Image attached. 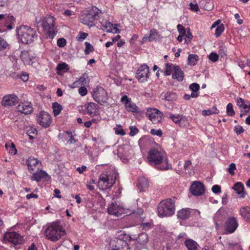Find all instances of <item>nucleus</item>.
<instances>
[{
  "label": "nucleus",
  "mask_w": 250,
  "mask_h": 250,
  "mask_svg": "<svg viewBox=\"0 0 250 250\" xmlns=\"http://www.w3.org/2000/svg\"><path fill=\"white\" fill-rule=\"evenodd\" d=\"M212 191L214 193H218L221 192V188L219 185H215L212 187Z\"/></svg>",
  "instance_id": "obj_63"
},
{
  "label": "nucleus",
  "mask_w": 250,
  "mask_h": 250,
  "mask_svg": "<svg viewBox=\"0 0 250 250\" xmlns=\"http://www.w3.org/2000/svg\"><path fill=\"white\" fill-rule=\"evenodd\" d=\"M188 31L187 32H186V35H185V42L187 43L190 42L193 37L192 34L190 32L189 29L188 28Z\"/></svg>",
  "instance_id": "obj_52"
},
{
  "label": "nucleus",
  "mask_w": 250,
  "mask_h": 250,
  "mask_svg": "<svg viewBox=\"0 0 250 250\" xmlns=\"http://www.w3.org/2000/svg\"><path fill=\"white\" fill-rule=\"evenodd\" d=\"M185 245L188 250H197L198 245L197 243L191 239L185 241Z\"/></svg>",
  "instance_id": "obj_35"
},
{
  "label": "nucleus",
  "mask_w": 250,
  "mask_h": 250,
  "mask_svg": "<svg viewBox=\"0 0 250 250\" xmlns=\"http://www.w3.org/2000/svg\"><path fill=\"white\" fill-rule=\"evenodd\" d=\"M177 27L180 34L184 35H186V31L183 25L178 24Z\"/></svg>",
  "instance_id": "obj_60"
},
{
  "label": "nucleus",
  "mask_w": 250,
  "mask_h": 250,
  "mask_svg": "<svg viewBox=\"0 0 250 250\" xmlns=\"http://www.w3.org/2000/svg\"><path fill=\"white\" fill-rule=\"evenodd\" d=\"M57 43L59 47H63L66 45V40L64 38H60L58 40Z\"/></svg>",
  "instance_id": "obj_55"
},
{
  "label": "nucleus",
  "mask_w": 250,
  "mask_h": 250,
  "mask_svg": "<svg viewBox=\"0 0 250 250\" xmlns=\"http://www.w3.org/2000/svg\"><path fill=\"white\" fill-rule=\"evenodd\" d=\"M4 239L8 240L13 244L17 245L23 242L22 237L15 231L7 232L4 234Z\"/></svg>",
  "instance_id": "obj_13"
},
{
  "label": "nucleus",
  "mask_w": 250,
  "mask_h": 250,
  "mask_svg": "<svg viewBox=\"0 0 250 250\" xmlns=\"http://www.w3.org/2000/svg\"><path fill=\"white\" fill-rule=\"evenodd\" d=\"M238 226L236 218L231 217L229 218L225 222V229L229 233L235 231Z\"/></svg>",
  "instance_id": "obj_16"
},
{
  "label": "nucleus",
  "mask_w": 250,
  "mask_h": 250,
  "mask_svg": "<svg viewBox=\"0 0 250 250\" xmlns=\"http://www.w3.org/2000/svg\"><path fill=\"white\" fill-rule=\"evenodd\" d=\"M172 78L176 79L178 81H182L184 78V72L178 66L175 67L174 73L172 74Z\"/></svg>",
  "instance_id": "obj_31"
},
{
  "label": "nucleus",
  "mask_w": 250,
  "mask_h": 250,
  "mask_svg": "<svg viewBox=\"0 0 250 250\" xmlns=\"http://www.w3.org/2000/svg\"><path fill=\"white\" fill-rule=\"evenodd\" d=\"M191 211H194L195 213L198 214L199 215L200 214V212L198 210H192L190 208H186L180 209L178 211L177 217L181 220H185L189 217Z\"/></svg>",
  "instance_id": "obj_20"
},
{
  "label": "nucleus",
  "mask_w": 250,
  "mask_h": 250,
  "mask_svg": "<svg viewBox=\"0 0 250 250\" xmlns=\"http://www.w3.org/2000/svg\"><path fill=\"white\" fill-rule=\"evenodd\" d=\"M116 177L105 173H102L99 178L97 186L102 190L111 188L115 182Z\"/></svg>",
  "instance_id": "obj_7"
},
{
  "label": "nucleus",
  "mask_w": 250,
  "mask_h": 250,
  "mask_svg": "<svg viewBox=\"0 0 250 250\" xmlns=\"http://www.w3.org/2000/svg\"><path fill=\"white\" fill-rule=\"evenodd\" d=\"M146 116L153 124H157L162 120V113L156 108L148 109Z\"/></svg>",
  "instance_id": "obj_11"
},
{
  "label": "nucleus",
  "mask_w": 250,
  "mask_h": 250,
  "mask_svg": "<svg viewBox=\"0 0 250 250\" xmlns=\"http://www.w3.org/2000/svg\"><path fill=\"white\" fill-rule=\"evenodd\" d=\"M226 112L227 115L229 116H233L235 114V112L233 108V105L231 103H229L227 105Z\"/></svg>",
  "instance_id": "obj_45"
},
{
  "label": "nucleus",
  "mask_w": 250,
  "mask_h": 250,
  "mask_svg": "<svg viewBox=\"0 0 250 250\" xmlns=\"http://www.w3.org/2000/svg\"><path fill=\"white\" fill-rule=\"evenodd\" d=\"M19 102L18 97L14 94L5 95L1 100V104L4 107L11 106L16 105Z\"/></svg>",
  "instance_id": "obj_14"
},
{
  "label": "nucleus",
  "mask_w": 250,
  "mask_h": 250,
  "mask_svg": "<svg viewBox=\"0 0 250 250\" xmlns=\"http://www.w3.org/2000/svg\"><path fill=\"white\" fill-rule=\"evenodd\" d=\"M234 130L237 135H239L244 131V129L240 125L235 126L234 127Z\"/></svg>",
  "instance_id": "obj_61"
},
{
  "label": "nucleus",
  "mask_w": 250,
  "mask_h": 250,
  "mask_svg": "<svg viewBox=\"0 0 250 250\" xmlns=\"http://www.w3.org/2000/svg\"><path fill=\"white\" fill-rule=\"evenodd\" d=\"M120 208L116 203H111L107 208V212L109 214L118 216L121 214Z\"/></svg>",
  "instance_id": "obj_25"
},
{
  "label": "nucleus",
  "mask_w": 250,
  "mask_h": 250,
  "mask_svg": "<svg viewBox=\"0 0 250 250\" xmlns=\"http://www.w3.org/2000/svg\"><path fill=\"white\" fill-rule=\"evenodd\" d=\"M37 134L38 131L35 128L31 126L27 128V134L29 136L30 139L35 138Z\"/></svg>",
  "instance_id": "obj_40"
},
{
  "label": "nucleus",
  "mask_w": 250,
  "mask_h": 250,
  "mask_svg": "<svg viewBox=\"0 0 250 250\" xmlns=\"http://www.w3.org/2000/svg\"><path fill=\"white\" fill-rule=\"evenodd\" d=\"M52 108L54 116H57L60 114L62 109V106L57 102H55L52 104Z\"/></svg>",
  "instance_id": "obj_39"
},
{
  "label": "nucleus",
  "mask_w": 250,
  "mask_h": 250,
  "mask_svg": "<svg viewBox=\"0 0 250 250\" xmlns=\"http://www.w3.org/2000/svg\"><path fill=\"white\" fill-rule=\"evenodd\" d=\"M21 58L23 62L26 64H32L34 57L31 54V52L28 51H23L21 52Z\"/></svg>",
  "instance_id": "obj_21"
},
{
  "label": "nucleus",
  "mask_w": 250,
  "mask_h": 250,
  "mask_svg": "<svg viewBox=\"0 0 250 250\" xmlns=\"http://www.w3.org/2000/svg\"><path fill=\"white\" fill-rule=\"evenodd\" d=\"M28 168L31 173L34 170H38L41 166V162L33 157H30L26 161Z\"/></svg>",
  "instance_id": "obj_19"
},
{
  "label": "nucleus",
  "mask_w": 250,
  "mask_h": 250,
  "mask_svg": "<svg viewBox=\"0 0 250 250\" xmlns=\"http://www.w3.org/2000/svg\"><path fill=\"white\" fill-rule=\"evenodd\" d=\"M32 173L31 179L37 182H40L43 179L46 181L49 178L47 173L44 171L41 170L39 172H33Z\"/></svg>",
  "instance_id": "obj_24"
},
{
  "label": "nucleus",
  "mask_w": 250,
  "mask_h": 250,
  "mask_svg": "<svg viewBox=\"0 0 250 250\" xmlns=\"http://www.w3.org/2000/svg\"><path fill=\"white\" fill-rule=\"evenodd\" d=\"M6 150L11 155H15L17 153L15 144L13 143L10 144L7 143L5 145Z\"/></svg>",
  "instance_id": "obj_38"
},
{
  "label": "nucleus",
  "mask_w": 250,
  "mask_h": 250,
  "mask_svg": "<svg viewBox=\"0 0 250 250\" xmlns=\"http://www.w3.org/2000/svg\"><path fill=\"white\" fill-rule=\"evenodd\" d=\"M79 93L81 96H84L86 95L87 93V89L84 86H81L79 89Z\"/></svg>",
  "instance_id": "obj_62"
},
{
  "label": "nucleus",
  "mask_w": 250,
  "mask_h": 250,
  "mask_svg": "<svg viewBox=\"0 0 250 250\" xmlns=\"http://www.w3.org/2000/svg\"><path fill=\"white\" fill-rule=\"evenodd\" d=\"M199 57L196 54H191L188 56V64L190 65H195L197 63Z\"/></svg>",
  "instance_id": "obj_37"
},
{
  "label": "nucleus",
  "mask_w": 250,
  "mask_h": 250,
  "mask_svg": "<svg viewBox=\"0 0 250 250\" xmlns=\"http://www.w3.org/2000/svg\"><path fill=\"white\" fill-rule=\"evenodd\" d=\"M190 190L192 194L195 196H200L204 193L205 189L202 183L195 181L191 185Z\"/></svg>",
  "instance_id": "obj_18"
},
{
  "label": "nucleus",
  "mask_w": 250,
  "mask_h": 250,
  "mask_svg": "<svg viewBox=\"0 0 250 250\" xmlns=\"http://www.w3.org/2000/svg\"><path fill=\"white\" fill-rule=\"evenodd\" d=\"M66 134L68 136V137L69 138V140L67 142L69 144H74L77 141L74 139V135L73 134L72 132L70 131H67L66 132Z\"/></svg>",
  "instance_id": "obj_48"
},
{
  "label": "nucleus",
  "mask_w": 250,
  "mask_h": 250,
  "mask_svg": "<svg viewBox=\"0 0 250 250\" xmlns=\"http://www.w3.org/2000/svg\"><path fill=\"white\" fill-rule=\"evenodd\" d=\"M218 110L215 106L212 108L208 110H204L202 111V114L204 116H209L212 114H217Z\"/></svg>",
  "instance_id": "obj_42"
},
{
  "label": "nucleus",
  "mask_w": 250,
  "mask_h": 250,
  "mask_svg": "<svg viewBox=\"0 0 250 250\" xmlns=\"http://www.w3.org/2000/svg\"><path fill=\"white\" fill-rule=\"evenodd\" d=\"M176 95L172 92H167L165 94V99L168 101H171L175 99Z\"/></svg>",
  "instance_id": "obj_49"
},
{
  "label": "nucleus",
  "mask_w": 250,
  "mask_h": 250,
  "mask_svg": "<svg viewBox=\"0 0 250 250\" xmlns=\"http://www.w3.org/2000/svg\"><path fill=\"white\" fill-rule=\"evenodd\" d=\"M190 8L191 10L194 11H198L199 10V7L197 4H193L192 3H190L189 4Z\"/></svg>",
  "instance_id": "obj_64"
},
{
  "label": "nucleus",
  "mask_w": 250,
  "mask_h": 250,
  "mask_svg": "<svg viewBox=\"0 0 250 250\" xmlns=\"http://www.w3.org/2000/svg\"><path fill=\"white\" fill-rule=\"evenodd\" d=\"M199 88L200 86L197 83H192L189 86L190 89L193 92H198Z\"/></svg>",
  "instance_id": "obj_56"
},
{
  "label": "nucleus",
  "mask_w": 250,
  "mask_h": 250,
  "mask_svg": "<svg viewBox=\"0 0 250 250\" xmlns=\"http://www.w3.org/2000/svg\"><path fill=\"white\" fill-rule=\"evenodd\" d=\"M158 214L160 217H169L174 214L175 202L171 198L162 201L157 207Z\"/></svg>",
  "instance_id": "obj_4"
},
{
  "label": "nucleus",
  "mask_w": 250,
  "mask_h": 250,
  "mask_svg": "<svg viewBox=\"0 0 250 250\" xmlns=\"http://www.w3.org/2000/svg\"><path fill=\"white\" fill-rule=\"evenodd\" d=\"M101 23V28L103 30H106L107 32L117 33L119 32V29L116 27V24H112L107 20L103 19L100 21Z\"/></svg>",
  "instance_id": "obj_17"
},
{
  "label": "nucleus",
  "mask_w": 250,
  "mask_h": 250,
  "mask_svg": "<svg viewBox=\"0 0 250 250\" xmlns=\"http://www.w3.org/2000/svg\"><path fill=\"white\" fill-rule=\"evenodd\" d=\"M138 188L141 191H145L149 186L147 179L144 177H140L138 179Z\"/></svg>",
  "instance_id": "obj_28"
},
{
  "label": "nucleus",
  "mask_w": 250,
  "mask_h": 250,
  "mask_svg": "<svg viewBox=\"0 0 250 250\" xmlns=\"http://www.w3.org/2000/svg\"><path fill=\"white\" fill-rule=\"evenodd\" d=\"M148 240V235L146 233L143 232L140 233L137 239V242L141 245H145Z\"/></svg>",
  "instance_id": "obj_34"
},
{
  "label": "nucleus",
  "mask_w": 250,
  "mask_h": 250,
  "mask_svg": "<svg viewBox=\"0 0 250 250\" xmlns=\"http://www.w3.org/2000/svg\"><path fill=\"white\" fill-rule=\"evenodd\" d=\"M150 133L153 135H156L159 137H161L162 135V131L161 129H151Z\"/></svg>",
  "instance_id": "obj_57"
},
{
  "label": "nucleus",
  "mask_w": 250,
  "mask_h": 250,
  "mask_svg": "<svg viewBox=\"0 0 250 250\" xmlns=\"http://www.w3.org/2000/svg\"><path fill=\"white\" fill-rule=\"evenodd\" d=\"M120 128H114V129L115 130V133L117 135H124L125 134V132L121 128V126L120 125H119Z\"/></svg>",
  "instance_id": "obj_59"
},
{
  "label": "nucleus",
  "mask_w": 250,
  "mask_h": 250,
  "mask_svg": "<svg viewBox=\"0 0 250 250\" xmlns=\"http://www.w3.org/2000/svg\"><path fill=\"white\" fill-rule=\"evenodd\" d=\"M176 66L174 65L171 63L167 62L166 63V68L165 71V74L166 76H169L171 74L172 71L175 70V67Z\"/></svg>",
  "instance_id": "obj_41"
},
{
  "label": "nucleus",
  "mask_w": 250,
  "mask_h": 250,
  "mask_svg": "<svg viewBox=\"0 0 250 250\" xmlns=\"http://www.w3.org/2000/svg\"><path fill=\"white\" fill-rule=\"evenodd\" d=\"M17 32L19 40L23 43H32L38 38L37 30L27 25H21L18 27Z\"/></svg>",
  "instance_id": "obj_3"
},
{
  "label": "nucleus",
  "mask_w": 250,
  "mask_h": 250,
  "mask_svg": "<svg viewBox=\"0 0 250 250\" xmlns=\"http://www.w3.org/2000/svg\"><path fill=\"white\" fill-rule=\"evenodd\" d=\"M129 129L130 130L129 132V135L130 136H134L139 131V130L137 127L132 126H130Z\"/></svg>",
  "instance_id": "obj_58"
},
{
  "label": "nucleus",
  "mask_w": 250,
  "mask_h": 250,
  "mask_svg": "<svg viewBox=\"0 0 250 250\" xmlns=\"http://www.w3.org/2000/svg\"><path fill=\"white\" fill-rule=\"evenodd\" d=\"M15 22V20L13 16L6 15L3 24L6 28L11 30L13 28L12 24Z\"/></svg>",
  "instance_id": "obj_29"
},
{
  "label": "nucleus",
  "mask_w": 250,
  "mask_h": 250,
  "mask_svg": "<svg viewBox=\"0 0 250 250\" xmlns=\"http://www.w3.org/2000/svg\"><path fill=\"white\" fill-rule=\"evenodd\" d=\"M236 100L237 106L244 109L245 113H247L250 109V103L240 97L237 98Z\"/></svg>",
  "instance_id": "obj_23"
},
{
  "label": "nucleus",
  "mask_w": 250,
  "mask_h": 250,
  "mask_svg": "<svg viewBox=\"0 0 250 250\" xmlns=\"http://www.w3.org/2000/svg\"><path fill=\"white\" fill-rule=\"evenodd\" d=\"M241 215L247 221L250 222V207H244L240 209Z\"/></svg>",
  "instance_id": "obj_30"
},
{
  "label": "nucleus",
  "mask_w": 250,
  "mask_h": 250,
  "mask_svg": "<svg viewBox=\"0 0 250 250\" xmlns=\"http://www.w3.org/2000/svg\"><path fill=\"white\" fill-rule=\"evenodd\" d=\"M85 49L84 50V53L85 55H88L90 53L94 51V47L93 45H92L89 42H85Z\"/></svg>",
  "instance_id": "obj_44"
},
{
  "label": "nucleus",
  "mask_w": 250,
  "mask_h": 250,
  "mask_svg": "<svg viewBox=\"0 0 250 250\" xmlns=\"http://www.w3.org/2000/svg\"><path fill=\"white\" fill-rule=\"evenodd\" d=\"M98 109V105L95 103H89L87 105L86 110L88 114L91 116L96 115Z\"/></svg>",
  "instance_id": "obj_32"
},
{
  "label": "nucleus",
  "mask_w": 250,
  "mask_h": 250,
  "mask_svg": "<svg viewBox=\"0 0 250 250\" xmlns=\"http://www.w3.org/2000/svg\"><path fill=\"white\" fill-rule=\"evenodd\" d=\"M93 99L101 105L107 103V93L106 90L101 86H97L92 94Z\"/></svg>",
  "instance_id": "obj_8"
},
{
  "label": "nucleus",
  "mask_w": 250,
  "mask_h": 250,
  "mask_svg": "<svg viewBox=\"0 0 250 250\" xmlns=\"http://www.w3.org/2000/svg\"><path fill=\"white\" fill-rule=\"evenodd\" d=\"M87 36V33L80 32L78 35V36L77 37V40L79 42H82L84 40Z\"/></svg>",
  "instance_id": "obj_53"
},
{
  "label": "nucleus",
  "mask_w": 250,
  "mask_h": 250,
  "mask_svg": "<svg viewBox=\"0 0 250 250\" xmlns=\"http://www.w3.org/2000/svg\"><path fill=\"white\" fill-rule=\"evenodd\" d=\"M232 188L234 190L240 198H244L246 192L244 191V186L241 182H236Z\"/></svg>",
  "instance_id": "obj_26"
},
{
  "label": "nucleus",
  "mask_w": 250,
  "mask_h": 250,
  "mask_svg": "<svg viewBox=\"0 0 250 250\" xmlns=\"http://www.w3.org/2000/svg\"><path fill=\"white\" fill-rule=\"evenodd\" d=\"M102 11L95 6L88 7L79 17L81 22L89 27L94 26L97 21H102Z\"/></svg>",
  "instance_id": "obj_1"
},
{
  "label": "nucleus",
  "mask_w": 250,
  "mask_h": 250,
  "mask_svg": "<svg viewBox=\"0 0 250 250\" xmlns=\"http://www.w3.org/2000/svg\"><path fill=\"white\" fill-rule=\"evenodd\" d=\"M121 102L124 104L125 108L127 111L133 113L138 112L139 108L138 106L126 95H124L122 97Z\"/></svg>",
  "instance_id": "obj_15"
},
{
  "label": "nucleus",
  "mask_w": 250,
  "mask_h": 250,
  "mask_svg": "<svg viewBox=\"0 0 250 250\" xmlns=\"http://www.w3.org/2000/svg\"><path fill=\"white\" fill-rule=\"evenodd\" d=\"M69 69L68 65L65 63H60L57 66V73L59 74L61 71H66Z\"/></svg>",
  "instance_id": "obj_43"
},
{
  "label": "nucleus",
  "mask_w": 250,
  "mask_h": 250,
  "mask_svg": "<svg viewBox=\"0 0 250 250\" xmlns=\"http://www.w3.org/2000/svg\"><path fill=\"white\" fill-rule=\"evenodd\" d=\"M147 158L149 164L156 168L161 170L168 169V163L164 159V154L157 149H151L148 152Z\"/></svg>",
  "instance_id": "obj_2"
},
{
  "label": "nucleus",
  "mask_w": 250,
  "mask_h": 250,
  "mask_svg": "<svg viewBox=\"0 0 250 250\" xmlns=\"http://www.w3.org/2000/svg\"><path fill=\"white\" fill-rule=\"evenodd\" d=\"M236 169L235 164L234 163H231L227 168V170L231 175H234L235 174L234 171Z\"/></svg>",
  "instance_id": "obj_50"
},
{
  "label": "nucleus",
  "mask_w": 250,
  "mask_h": 250,
  "mask_svg": "<svg viewBox=\"0 0 250 250\" xmlns=\"http://www.w3.org/2000/svg\"><path fill=\"white\" fill-rule=\"evenodd\" d=\"M8 46V43L2 37H0V51L5 50Z\"/></svg>",
  "instance_id": "obj_47"
},
{
  "label": "nucleus",
  "mask_w": 250,
  "mask_h": 250,
  "mask_svg": "<svg viewBox=\"0 0 250 250\" xmlns=\"http://www.w3.org/2000/svg\"><path fill=\"white\" fill-rule=\"evenodd\" d=\"M46 238L52 241H57L65 234V231L58 222L52 223L45 230Z\"/></svg>",
  "instance_id": "obj_5"
},
{
  "label": "nucleus",
  "mask_w": 250,
  "mask_h": 250,
  "mask_svg": "<svg viewBox=\"0 0 250 250\" xmlns=\"http://www.w3.org/2000/svg\"><path fill=\"white\" fill-rule=\"evenodd\" d=\"M169 118L176 124L180 123V121L185 119V117L182 115H175L172 113H169Z\"/></svg>",
  "instance_id": "obj_36"
},
{
  "label": "nucleus",
  "mask_w": 250,
  "mask_h": 250,
  "mask_svg": "<svg viewBox=\"0 0 250 250\" xmlns=\"http://www.w3.org/2000/svg\"><path fill=\"white\" fill-rule=\"evenodd\" d=\"M159 36L158 31L155 29L153 28L150 31L149 35L146 34L143 37V40L144 42H152L156 40Z\"/></svg>",
  "instance_id": "obj_27"
},
{
  "label": "nucleus",
  "mask_w": 250,
  "mask_h": 250,
  "mask_svg": "<svg viewBox=\"0 0 250 250\" xmlns=\"http://www.w3.org/2000/svg\"><path fill=\"white\" fill-rule=\"evenodd\" d=\"M149 71V67L146 64L142 65L138 68L136 73V78L140 83L147 81Z\"/></svg>",
  "instance_id": "obj_9"
},
{
  "label": "nucleus",
  "mask_w": 250,
  "mask_h": 250,
  "mask_svg": "<svg viewBox=\"0 0 250 250\" xmlns=\"http://www.w3.org/2000/svg\"><path fill=\"white\" fill-rule=\"evenodd\" d=\"M38 123L42 127L46 128L51 124L52 119L49 113L41 111L38 116Z\"/></svg>",
  "instance_id": "obj_12"
},
{
  "label": "nucleus",
  "mask_w": 250,
  "mask_h": 250,
  "mask_svg": "<svg viewBox=\"0 0 250 250\" xmlns=\"http://www.w3.org/2000/svg\"><path fill=\"white\" fill-rule=\"evenodd\" d=\"M224 25L223 24H221L219 25V26H218L216 28L215 32V35L216 37H219L224 31Z\"/></svg>",
  "instance_id": "obj_46"
},
{
  "label": "nucleus",
  "mask_w": 250,
  "mask_h": 250,
  "mask_svg": "<svg viewBox=\"0 0 250 250\" xmlns=\"http://www.w3.org/2000/svg\"><path fill=\"white\" fill-rule=\"evenodd\" d=\"M17 109L19 112H20L24 114H28L31 113L33 111V108L31 104H22L18 105L17 107Z\"/></svg>",
  "instance_id": "obj_22"
},
{
  "label": "nucleus",
  "mask_w": 250,
  "mask_h": 250,
  "mask_svg": "<svg viewBox=\"0 0 250 250\" xmlns=\"http://www.w3.org/2000/svg\"><path fill=\"white\" fill-rule=\"evenodd\" d=\"M95 183V181L94 179H91L89 182H87L86 187L88 189L92 191L94 189V186L92 185Z\"/></svg>",
  "instance_id": "obj_54"
},
{
  "label": "nucleus",
  "mask_w": 250,
  "mask_h": 250,
  "mask_svg": "<svg viewBox=\"0 0 250 250\" xmlns=\"http://www.w3.org/2000/svg\"><path fill=\"white\" fill-rule=\"evenodd\" d=\"M218 55L214 52H211L208 56L209 60L213 62H217L218 60Z\"/></svg>",
  "instance_id": "obj_51"
},
{
  "label": "nucleus",
  "mask_w": 250,
  "mask_h": 250,
  "mask_svg": "<svg viewBox=\"0 0 250 250\" xmlns=\"http://www.w3.org/2000/svg\"><path fill=\"white\" fill-rule=\"evenodd\" d=\"M54 22V18L51 16H47L42 21V26L47 39H53L56 34Z\"/></svg>",
  "instance_id": "obj_6"
},
{
  "label": "nucleus",
  "mask_w": 250,
  "mask_h": 250,
  "mask_svg": "<svg viewBox=\"0 0 250 250\" xmlns=\"http://www.w3.org/2000/svg\"><path fill=\"white\" fill-rule=\"evenodd\" d=\"M109 246L110 248L109 250H127L128 248V244L126 241L117 238L112 240L109 243Z\"/></svg>",
  "instance_id": "obj_10"
},
{
  "label": "nucleus",
  "mask_w": 250,
  "mask_h": 250,
  "mask_svg": "<svg viewBox=\"0 0 250 250\" xmlns=\"http://www.w3.org/2000/svg\"><path fill=\"white\" fill-rule=\"evenodd\" d=\"M201 7L207 11H210L213 8V2L211 0H202L199 2Z\"/></svg>",
  "instance_id": "obj_33"
}]
</instances>
